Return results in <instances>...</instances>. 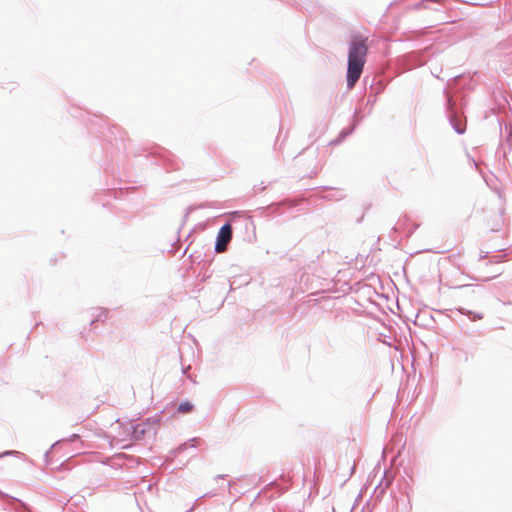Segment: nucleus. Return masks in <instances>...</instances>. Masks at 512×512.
<instances>
[{
    "instance_id": "1",
    "label": "nucleus",
    "mask_w": 512,
    "mask_h": 512,
    "mask_svg": "<svg viewBox=\"0 0 512 512\" xmlns=\"http://www.w3.org/2000/svg\"><path fill=\"white\" fill-rule=\"evenodd\" d=\"M369 51L368 37L352 35L348 47L347 86L353 88L359 80Z\"/></svg>"
},
{
    "instance_id": "2",
    "label": "nucleus",
    "mask_w": 512,
    "mask_h": 512,
    "mask_svg": "<svg viewBox=\"0 0 512 512\" xmlns=\"http://www.w3.org/2000/svg\"><path fill=\"white\" fill-rule=\"evenodd\" d=\"M232 238V227L230 224H225L221 227L218 235H217V241L215 245V250L218 253H222L226 251L228 243L231 241Z\"/></svg>"
},
{
    "instance_id": "3",
    "label": "nucleus",
    "mask_w": 512,
    "mask_h": 512,
    "mask_svg": "<svg viewBox=\"0 0 512 512\" xmlns=\"http://www.w3.org/2000/svg\"><path fill=\"white\" fill-rule=\"evenodd\" d=\"M193 409V405L186 401V402H182L179 406H178V411L180 413H189L191 412Z\"/></svg>"
}]
</instances>
